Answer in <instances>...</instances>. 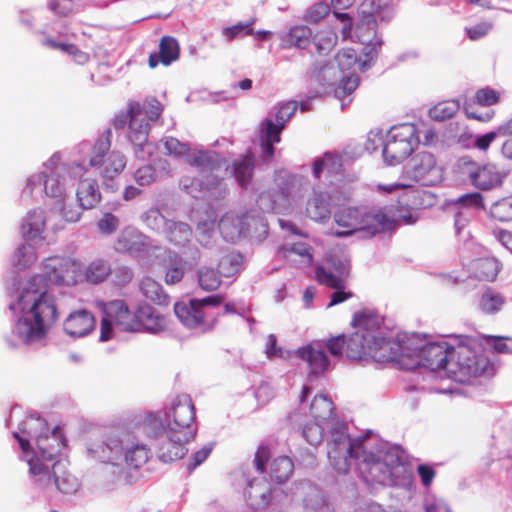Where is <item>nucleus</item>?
Masks as SVG:
<instances>
[{
	"label": "nucleus",
	"instance_id": "obj_52",
	"mask_svg": "<svg viewBox=\"0 0 512 512\" xmlns=\"http://www.w3.org/2000/svg\"><path fill=\"white\" fill-rule=\"evenodd\" d=\"M199 286L205 291H214L221 284V273L210 267H201L198 272Z\"/></svg>",
	"mask_w": 512,
	"mask_h": 512
},
{
	"label": "nucleus",
	"instance_id": "obj_46",
	"mask_svg": "<svg viewBox=\"0 0 512 512\" xmlns=\"http://www.w3.org/2000/svg\"><path fill=\"white\" fill-rule=\"evenodd\" d=\"M309 411L314 422L324 423L333 414V404L325 395L319 394L312 400Z\"/></svg>",
	"mask_w": 512,
	"mask_h": 512
},
{
	"label": "nucleus",
	"instance_id": "obj_24",
	"mask_svg": "<svg viewBox=\"0 0 512 512\" xmlns=\"http://www.w3.org/2000/svg\"><path fill=\"white\" fill-rule=\"evenodd\" d=\"M293 497L301 502L306 512H333L331 503L322 492L309 481H303L295 486Z\"/></svg>",
	"mask_w": 512,
	"mask_h": 512
},
{
	"label": "nucleus",
	"instance_id": "obj_58",
	"mask_svg": "<svg viewBox=\"0 0 512 512\" xmlns=\"http://www.w3.org/2000/svg\"><path fill=\"white\" fill-rule=\"evenodd\" d=\"M337 35L332 30L319 31L315 37V46L320 54H324L332 50L337 43Z\"/></svg>",
	"mask_w": 512,
	"mask_h": 512
},
{
	"label": "nucleus",
	"instance_id": "obj_4",
	"mask_svg": "<svg viewBox=\"0 0 512 512\" xmlns=\"http://www.w3.org/2000/svg\"><path fill=\"white\" fill-rule=\"evenodd\" d=\"M13 432L21 449V458L29 466V473L44 485H53L62 491L60 452L64 447V431L60 425L49 429L44 418L31 414Z\"/></svg>",
	"mask_w": 512,
	"mask_h": 512
},
{
	"label": "nucleus",
	"instance_id": "obj_43",
	"mask_svg": "<svg viewBox=\"0 0 512 512\" xmlns=\"http://www.w3.org/2000/svg\"><path fill=\"white\" fill-rule=\"evenodd\" d=\"M142 294L157 305H168L169 296L163 291L160 283L151 277H144L140 284Z\"/></svg>",
	"mask_w": 512,
	"mask_h": 512
},
{
	"label": "nucleus",
	"instance_id": "obj_28",
	"mask_svg": "<svg viewBox=\"0 0 512 512\" xmlns=\"http://www.w3.org/2000/svg\"><path fill=\"white\" fill-rule=\"evenodd\" d=\"M130 113L127 137L132 144L141 147L148 140L150 125L143 117L140 103L130 102Z\"/></svg>",
	"mask_w": 512,
	"mask_h": 512
},
{
	"label": "nucleus",
	"instance_id": "obj_49",
	"mask_svg": "<svg viewBox=\"0 0 512 512\" xmlns=\"http://www.w3.org/2000/svg\"><path fill=\"white\" fill-rule=\"evenodd\" d=\"M86 274V282L97 284L112 274V269L106 260L96 259L86 266Z\"/></svg>",
	"mask_w": 512,
	"mask_h": 512
},
{
	"label": "nucleus",
	"instance_id": "obj_39",
	"mask_svg": "<svg viewBox=\"0 0 512 512\" xmlns=\"http://www.w3.org/2000/svg\"><path fill=\"white\" fill-rule=\"evenodd\" d=\"M185 261L181 256L172 251L166 252L165 266L167 271L165 274V283L167 285H174L179 283L185 274Z\"/></svg>",
	"mask_w": 512,
	"mask_h": 512
},
{
	"label": "nucleus",
	"instance_id": "obj_63",
	"mask_svg": "<svg viewBox=\"0 0 512 512\" xmlns=\"http://www.w3.org/2000/svg\"><path fill=\"white\" fill-rule=\"evenodd\" d=\"M302 433L309 444L316 446L322 441L323 438V423H307L305 424Z\"/></svg>",
	"mask_w": 512,
	"mask_h": 512
},
{
	"label": "nucleus",
	"instance_id": "obj_5",
	"mask_svg": "<svg viewBox=\"0 0 512 512\" xmlns=\"http://www.w3.org/2000/svg\"><path fill=\"white\" fill-rule=\"evenodd\" d=\"M194 420V405L187 394L177 396L165 410L164 417L153 413L147 415L146 424L160 442L159 456L164 462L181 459L186 454L185 443L196 434Z\"/></svg>",
	"mask_w": 512,
	"mask_h": 512
},
{
	"label": "nucleus",
	"instance_id": "obj_27",
	"mask_svg": "<svg viewBox=\"0 0 512 512\" xmlns=\"http://www.w3.org/2000/svg\"><path fill=\"white\" fill-rule=\"evenodd\" d=\"M149 246V238L134 227L124 228L114 243V248L117 252L128 253L133 256L140 255Z\"/></svg>",
	"mask_w": 512,
	"mask_h": 512
},
{
	"label": "nucleus",
	"instance_id": "obj_57",
	"mask_svg": "<svg viewBox=\"0 0 512 512\" xmlns=\"http://www.w3.org/2000/svg\"><path fill=\"white\" fill-rule=\"evenodd\" d=\"M242 256L231 252L223 256L219 262L220 273L224 277H231L239 271Z\"/></svg>",
	"mask_w": 512,
	"mask_h": 512
},
{
	"label": "nucleus",
	"instance_id": "obj_7",
	"mask_svg": "<svg viewBox=\"0 0 512 512\" xmlns=\"http://www.w3.org/2000/svg\"><path fill=\"white\" fill-rule=\"evenodd\" d=\"M334 222L342 228L334 234L337 237L356 235L358 238H372L378 233L391 231L400 224H412L415 219L392 207L384 209L367 207L340 208L334 213Z\"/></svg>",
	"mask_w": 512,
	"mask_h": 512
},
{
	"label": "nucleus",
	"instance_id": "obj_26",
	"mask_svg": "<svg viewBox=\"0 0 512 512\" xmlns=\"http://www.w3.org/2000/svg\"><path fill=\"white\" fill-rule=\"evenodd\" d=\"M258 222L265 227L262 221H258L250 214L228 212L219 222V231L227 241L234 242L250 230L252 223L256 225Z\"/></svg>",
	"mask_w": 512,
	"mask_h": 512
},
{
	"label": "nucleus",
	"instance_id": "obj_18",
	"mask_svg": "<svg viewBox=\"0 0 512 512\" xmlns=\"http://www.w3.org/2000/svg\"><path fill=\"white\" fill-rule=\"evenodd\" d=\"M346 339L338 336L330 339L327 343L313 342L294 351L298 357L307 362L311 372L314 374L323 373L329 366V360L325 354L327 349L333 356L342 354Z\"/></svg>",
	"mask_w": 512,
	"mask_h": 512
},
{
	"label": "nucleus",
	"instance_id": "obj_64",
	"mask_svg": "<svg viewBox=\"0 0 512 512\" xmlns=\"http://www.w3.org/2000/svg\"><path fill=\"white\" fill-rule=\"evenodd\" d=\"M474 98L481 106H492L500 101V93L490 87H484L476 91Z\"/></svg>",
	"mask_w": 512,
	"mask_h": 512
},
{
	"label": "nucleus",
	"instance_id": "obj_17",
	"mask_svg": "<svg viewBox=\"0 0 512 512\" xmlns=\"http://www.w3.org/2000/svg\"><path fill=\"white\" fill-rule=\"evenodd\" d=\"M353 325L356 331L346 340V356L350 359L369 357V345H371L369 334L379 329L380 320L377 316L356 314Z\"/></svg>",
	"mask_w": 512,
	"mask_h": 512
},
{
	"label": "nucleus",
	"instance_id": "obj_37",
	"mask_svg": "<svg viewBox=\"0 0 512 512\" xmlns=\"http://www.w3.org/2000/svg\"><path fill=\"white\" fill-rule=\"evenodd\" d=\"M139 319L140 329L143 328L151 333L161 332L167 327L165 317L149 305L139 307Z\"/></svg>",
	"mask_w": 512,
	"mask_h": 512
},
{
	"label": "nucleus",
	"instance_id": "obj_6",
	"mask_svg": "<svg viewBox=\"0 0 512 512\" xmlns=\"http://www.w3.org/2000/svg\"><path fill=\"white\" fill-rule=\"evenodd\" d=\"M365 61L363 53L358 56L352 48L340 50L335 56V63H329L321 66L311 85L313 86L314 96H324L331 92L341 101V108L344 109L352 101L351 95L359 85V77L356 70L365 72L372 65L369 62L367 66L362 65Z\"/></svg>",
	"mask_w": 512,
	"mask_h": 512
},
{
	"label": "nucleus",
	"instance_id": "obj_35",
	"mask_svg": "<svg viewBox=\"0 0 512 512\" xmlns=\"http://www.w3.org/2000/svg\"><path fill=\"white\" fill-rule=\"evenodd\" d=\"M179 57L178 42L172 37H163L159 45V54L149 57V66L155 68L159 62L168 66Z\"/></svg>",
	"mask_w": 512,
	"mask_h": 512
},
{
	"label": "nucleus",
	"instance_id": "obj_21",
	"mask_svg": "<svg viewBox=\"0 0 512 512\" xmlns=\"http://www.w3.org/2000/svg\"><path fill=\"white\" fill-rule=\"evenodd\" d=\"M126 442L127 440H124L118 434H110L106 435L101 442L89 445L87 451L92 458L116 467L118 469L117 473L121 477Z\"/></svg>",
	"mask_w": 512,
	"mask_h": 512
},
{
	"label": "nucleus",
	"instance_id": "obj_33",
	"mask_svg": "<svg viewBox=\"0 0 512 512\" xmlns=\"http://www.w3.org/2000/svg\"><path fill=\"white\" fill-rule=\"evenodd\" d=\"M93 315L86 310H79L71 313L66 318V333L73 337H83L94 327Z\"/></svg>",
	"mask_w": 512,
	"mask_h": 512
},
{
	"label": "nucleus",
	"instance_id": "obj_10",
	"mask_svg": "<svg viewBox=\"0 0 512 512\" xmlns=\"http://www.w3.org/2000/svg\"><path fill=\"white\" fill-rule=\"evenodd\" d=\"M303 190L300 178L281 172L274 187L259 195L258 207L264 212L288 213L299 205Z\"/></svg>",
	"mask_w": 512,
	"mask_h": 512
},
{
	"label": "nucleus",
	"instance_id": "obj_14",
	"mask_svg": "<svg viewBox=\"0 0 512 512\" xmlns=\"http://www.w3.org/2000/svg\"><path fill=\"white\" fill-rule=\"evenodd\" d=\"M459 172L462 179L479 190H491L503 183L505 173L494 164H480L470 158L463 157L459 161Z\"/></svg>",
	"mask_w": 512,
	"mask_h": 512
},
{
	"label": "nucleus",
	"instance_id": "obj_50",
	"mask_svg": "<svg viewBox=\"0 0 512 512\" xmlns=\"http://www.w3.org/2000/svg\"><path fill=\"white\" fill-rule=\"evenodd\" d=\"M505 304V298L498 292L488 289L479 301V307L486 314H494L499 312Z\"/></svg>",
	"mask_w": 512,
	"mask_h": 512
},
{
	"label": "nucleus",
	"instance_id": "obj_40",
	"mask_svg": "<svg viewBox=\"0 0 512 512\" xmlns=\"http://www.w3.org/2000/svg\"><path fill=\"white\" fill-rule=\"evenodd\" d=\"M164 234L172 244L184 246L192 238V229L187 223L169 220L165 225Z\"/></svg>",
	"mask_w": 512,
	"mask_h": 512
},
{
	"label": "nucleus",
	"instance_id": "obj_47",
	"mask_svg": "<svg viewBox=\"0 0 512 512\" xmlns=\"http://www.w3.org/2000/svg\"><path fill=\"white\" fill-rule=\"evenodd\" d=\"M219 163H220V165L216 166V169L213 171H211L209 169L206 171H202V173H207V172L210 173L209 177L211 179L209 180L208 183L203 184L201 181L194 178V183L191 186V190H193L194 192H186V193L191 195L194 198H199V197H201L204 190H210V189L216 187L219 184V179L221 177L220 176L221 169L224 168L225 170H227V167H228L225 160H222L219 158ZM199 171L201 172V170H199Z\"/></svg>",
	"mask_w": 512,
	"mask_h": 512
},
{
	"label": "nucleus",
	"instance_id": "obj_31",
	"mask_svg": "<svg viewBox=\"0 0 512 512\" xmlns=\"http://www.w3.org/2000/svg\"><path fill=\"white\" fill-rule=\"evenodd\" d=\"M245 494L249 505L255 509L266 507L273 497L271 484L264 477L250 481Z\"/></svg>",
	"mask_w": 512,
	"mask_h": 512
},
{
	"label": "nucleus",
	"instance_id": "obj_25",
	"mask_svg": "<svg viewBox=\"0 0 512 512\" xmlns=\"http://www.w3.org/2000/svg\"><path fill=\"white\" fill-rule=\"evenodd\" d=\"M410 174L426 186L434 185L442 179L441 169L429 152H420L412 159Z\"/></svg>",
	"mask_w": 512,
	"mask_h": 512
},
{
	"label": "nucleus",
	"instance_id": "obj_19",
	"mask_svg": "<svg viewBox=\"0 0 512 512\" xmlns=\"http://www.w3.org/2000/svg\"><path fill=\"white\" fill-rule=\"evenodd\" d=\"M362 20L357 24L356 37L357 40L363 45L362 53L365 56V61L362 65L367 66L369 62H374L377 55V49L381 46L382 41L377 35L376 23L378 21H387L391 18L392 14L390 9H385L373 16L361 15Z\"/></svg>",
	"mask_w": 512,
	"mask_h": 512
},
{
	"label": "nucleus",
	"instance_id": "obj_32",
	"mask_svg": "<svg viewBox=\"0 0 512 512\" xmlns=\"http://www.w3.org/2000/svg\"><path fill=\"white\" fill-rule=\"evenodd\" d=\"M330 197L328 192L314 188L307 199L306 215L314 221H323L330 216Z\"/></svg>",
	"mask_w": 512,
	"mask_h": 512
},
{
	"label": "nucleus",
	"instance_id": "obj_16",
	"mask_svg": "<svg viewBox=\"0 0 512 512\" xmlns=\"http://www.w3.org/2000/svg\"><path fill=\"white\" fill-rule=\"evenodd\" d=\"M298 108L296 101L282 103L275 113L276 123L272 119H265L259 127L261 148L264 157L271 159L274 154L273 145L280 142V134L285 123L294 115Z\"/></svg>",
	"mask_w": 512,
	"mask_h": 512
},
{
	"label": "nucleus",
	"instance_id": "obj_12",
	"mask_svg": "<svg viewBox=\"0 0 512 512\" xmlns=\"http://www.w3.org/2000/svg\"><path fill=\"white\" fill-rule=\"evenodd\" d=\"M419 142L417 129L410 123L392 127L383 142V158L388 165H397L405 160Z\"/></svg>",
	"mask_w": 512,
	"mask_h": 512
},
{
	"label": "nucleus",
	"instance_id": "obj_23",
	"mask_svg": "<svg viewBox=\"0 0 512 512\" xmlns=\"http://www.w3.org/2000/svg\"><path fill=\"white\" fill-rule=\"evenodd\" d=\"M348 272V259L344 255L330 254L325 264L316 269V279L320 284L330 288H345Z\"/></svg>",
	"mask_w": 512,
	"mask_h": 512
},
{
	"label": "nucleus",
	"instance_id": "obj_3",
	"mask_svg": "<svg viewBox=\"0 0 512 512\" xmlns=\"http://www.w3.org/2000/svg\"><path fill=\"white\" fill-rule=\"evenodd\" d=\"M402 363L404 369L424 366L432 371L444 369L448 377L465 383L481 375H492L493 366L488 358L477 354L469 345L451 346L447 341L428 342L418 335L409 336Z\"/></svg>",
	"mask_w": 512,
	"mask_h": 512
},
{
	"label": "nucleus",
	"instance_id": "obj_42",
	"mask_svg": "<svg viewBox=\"0 0 512 512\" xmlns=\"http://www.w3.org/2000/svg\"><path fill=\"white\" fill-rule=\"evenodd\" d=\"M254 171V159L251 155H243L235 160L232 166V173L237 182L243 188H246L252 179Z\"/></svg>",
	"mask_w": 512,
	"mask_h": 512
},
{
	"label": "nucleus",
	"instance_id": "obj_15",
	"mask_svg": "<svg viewBox=\"0 0 512 512\" xmlns=\"http://www.w3.org/2000/svg\"><path fill=\"white\" fill-rule=\"evenodd\" d=\"M166 153L176 159L183 160L198 170H215L219 166V155L213 151L192 149L187 143H183L174 137H164L161 140Z\"/></svg>",
	"mask_w": 512,
	"mask_h": 512
},
{
	"label": "nucleus",
	"instance_id": "obj_13",
	"mask_svg": "<svg viewBox=\"0 0 512 512\" xmlns=\"http://www.w3.org/2000/svg\"><path fill=\"white\" fill-rule=\"evenodd\" d=\"M86 170L84 162H79L70 168V176L80 178L76 190L79 206L73 210L66 211V222H77L81 218L84 209L96 207L102 199L97 181L93 178L83 177Z\"/></svg>",
	"mask_w": 512,
	"mask_h": 512
},
{
	"label": "nucleus",
	"instance_id": "obj_59",
	"mask_svg": "<svg viewBox=\"0 0 512 512\" xmlns=\"http://www.w3.org/2000/svg\"><path fill=\"white\" fill-rule=\"evenodd\" d=\"M141 220L145 226L152 230L164 232L165 225L169 220H166L160 211L156 208H151L141 215Z\"/></svg>",
	"mask_w": 512,
	"mask_h": 512
},
{
	"label": "nucleus",
	"instance_id": "obj_11",
	"mask_svg": "<svg viewBox=\"0 0 512 512\" xmlns=\"http://www.w3.org/2000/svg\"><path fill=\"white\" fill-rule=\"evenodd\" d=\"M103 318L100 328V341L105 342L113 338V325L121 331H140L139 309L132 312L123 300H114L101 303Z\"/></svg>",
	"mask_w": 512,
	"mask_h": 512
},
{
	"label": "nucleus",
	"instance_id": "obj_30",
	"mask_svg": "<svg viewBox=\"0 0 512 512\" xmlns=\"http://www.w3.org/2000/svg\"><path fill=\"white\" fill-rule=\"evenodd\" d=\"M45 225L44 211L41 209L30 210L21 224V234L24 241L41 244L44 240Z\"/></svg>",
	"mask_w": 512,
	"mask_h": 512
},
{
	"label": "nucleus",
	"instance_id": "obj_8",
	"mask_svg": "<svg viewBox=\"0 0 512 512\" xmlns=\"http://www.w3.org/2000/svg\"><path fill=\"white\" fill-rule=\"evenodd\" d=\"M111 138V129H106L97 138L93 147L88 142H81L74 149L80 156H89V166L97 168L103 185L107 189L114 191L117 189L114 179L126 167V157L119 151L109 152Z\"/></svg>",
	"mask_w": 512,
	"mask_h": 512
},
{
	"label": "nucleus",
	"instance_id": "obj_36",
	"mask_svg": "<svg viewBox=\"0 0 512 512\" xmlns=\"http://www.w3.org/2000/svg\"><path fill=\"white\" fill-rule=\"evenodd\" d=\"M150 458L149 448L142 443H129L125 444V455L123 460V471L125 468L138 469L143 466Z\"/></svg>",
	"mask_w": 512,
	"mask_h": 512
},
{
	"label": "nucleus",
	"instance_id": "obj_55",
	"mask_svg": "<svg viewBox=\"0 0 512 512\" xmlns=\"http://www.w3.org/2000/svg\"><path fill=\"white\" fill-rule=\"evenodd\" d=\"M490 215L499 221H512V196L494 202L490 208Z\"/></svg>",
	"mask_w": 512,
	"mask_h": 512
},
{
	"label": "nucleus",
	"instance_id": "obj_41",
	"mask_svg": "<svg viewBox=\"0 0 512 512\" xmlns=\"http://www.w3.org/2000/svg\"><path fill=\"white\" fill-rule=\"evenodd\" d=\"M341 170V158L331 152L325 153L322 158L315 160L313 164V174L316 178H319L323 171H326L332 177L339 175Z\"/></svg>",
	"mask_w": 512,
	"mask_h": 512
},
{
	"label": "nucleus",
	"instance_id": "obj_60",
	"mask_svg": "<svg viewBox=\"0 0 512 512\" xmlns=\"http://www.w3.org/2000/svg\"><path fill=\"white\" fill-rule=\"evenodd\" d=\"M254 22L255 18H252L247 22H239L231 27H226L222 30V35L228 42L241 36L242 34L251 35L254 33L252 29Z\"/></svg>",
	"mask_w": 512,
	"mask_h": 512
},
{
	"label": "nucleus",
	"instance_id": "obj_44",
	"mask_svg": "<svg viewBox=\"0 0 512 512\" xmlns=\"http://www.w3.org/2000/svg\"><path fill=\"white\" fill-rule=\"evenodd\" d=\"M215 222L214 216L207 215L205 219H201L197 223V240L203 247L212 248L216 242Z\"/></svg>",
	"mask_w": 512,
	"mask_h": 512
},
{
	"label": "nucleus",
	"instance_id": "obj_54",
	"mask_svg": "<svg viewBox=\"0 0 512 512\" xmlns=\"http://www.w3.org/2000/svg\"><path fill=\"white\" fill-rule=\"evenodd\" d=\"M57 29L56 35H52L50 28L42 31V39L40 41L41 45L52 50H60L64 52V36L62 35V30L64 29V23L60 20L56 23Z\"/></svg>",
	"mask_w": 512,
	"mask_h": 512
},
{
	"label": "nucleus",
	"instance_id": "obj_2",
	"mask_svg": "<svg viewBox=\"0 0 512 512\" xmlns=\"http://www.w3.org/2000/svg\"><path fill=\"white\" fill-rule=\"evenodd\" d=\"M327 455L339 474H346L357 461L360 474L367 483L409 487L411 470L401 460L398 450L385 444L374 446L367 438L352 440L343 424H335L327 440Z\"/></svg>",
	"mask_w": 512,
	"mask_h": 512
},
{
	"label": "nucleus",
	"instance_id": "obj_51",
	"mask_svg": "<svg viewBox=\"0 0 512 512\" xmlns=\"http://www.w3.org/2000/svg\"><path fill=\"white\" fill-rule=\"evenodd\" d=\"M86 266L77 259H66V285H75L86 281Z\"/></svg>",
	"mask_w": 512,
	"mask_h": 512
},
{
	"label": "nucleus",
	"instance_id": "obj_9",
	"mask_svg": "<svg viewBox=\"0 0 512 512\" xmlns=\"http://www.w3.org/2000/svg\"><path fill=\"white\" fill-rule=\"evenodd\" d=\"M35 190L44 192L56 204L60 214L64 212V161L62 152H55L44 163V171L29 176L22 190V199L31 198Z\"/></svg>",
	"mask_w": 512,
	"mask_h": 512
},
{
	"label": "nucleus",
	"instance_id": "obj_56",
	"mask_svg": "<svg viewBox=\"0 0 512 512\" xmlns=\"http://www.w3.org/2000/svg\"><path fill=\"white\" fill-rule=\"evenodd\" d=\"M355 0H331V5L334 8V15L342 22L344 23V26L342 28V35L344 38H347L351 34V28H352V20L347 13H339L337 10L346 9L350 7Z\"/></svg>",
	"mask_w": 512,
	"mask_h": 512
},
{
	"label": "nucleus",
	"instance_id": "obj_45",
	"mask_svg": "<svg viewBox=\"0 0 512 512\" xmlns=\"http://www.w3.org/2000/svg\"><path fill=\"white\" fill-rule=\"evenodd\" d=\"M312 30L303 24L292 26L283 41L290 47L305 49L311 41Z\"/></svg>",
	"mask_w": 512,
	"mask_h": 512
},
{
	"label": "nucleus",
	"instance_id": "obj_22",
	"mask_svg": "<svg viewBox=\"0 0 512 512\" xmlns=\"http://www.w3.org/2000/svg\"><path fill=\"white\" fill-rule=\"evenodd\" d=\"M379 329L369 334L371 337V345H369V357L377 362H394L404 369L402 359L405 354V346L408 345V336L398 338L396 340H386L379 337Z\"/></svg>",
	"mask_w": 512,
	"mask_h": 512
},
{
	"label": "nucleus",
	"instance_id": "obj_38",
	"mask_svg": "<svg viewBox=\"0 0 512 512\" xmlns=\"http://www.w3.org/2000/svg\"><path fill=\"white\" fill-rule=\"evenodd\" d=\"M38 244L33 242L24 241L21 243L11 256V264L20 269L24 270L31 267L37 261V248Z\"/></svg>",
	"mask_w": 512,
	"mask_h": 512
},
{
	"label": "nucleus",
	"instance_id": "obj_20",
	"mask_svg": "<svg viewBox=\"0 0 512 512\" xmlns=\"http://www.w3.org/2000/svg\"><path fill=\"white\" fill-rule=\"evenodd\" d=\"M221 302L222 298L216 295L203 299H191L188 303L177 302L174 305V313L185 327L206 331L210 326L206 322L204 308L208 305L217 306Z\"/></svg>",
	"mask_w": 512,
	"mask_h": 512
},
{
	"label": "nucleus",
	"instance_id": "obj_61",
	"mask_svg": "<svg viewBox=\"0 0 512 512\" xmlns=\"http://www.w3.org/2000/svg\"><path fill=\"white\" fill-rule=\"evenodd\" d=\"M424 512H453L449 503L442 497L426 494L423 500Z\"/></svg>",
	"mask_w": 512,
	"mask_h": 512
},
{
	"label": "nucleus",
	"instance_id": "obj_29",
	"mask_svg": "<svg viewBox=\"0 0 512 512\" xmlns=\"http://www.w3.org/2000/svg\"><path fill=\"white\" fill-rule=\"evenodd\" d=\"M278 255L288 261L291 265L301 268L310 266L313 261L311 247L307 243L301 241H286L285 244L278 249Z\"/></svg>",
	"mask_w": 512,
	"mask_h": 512
},
{
	"label": "nucleus",
	"instance_id": "obj_53",
	"mask_svg": "<svg viewBox=\"0 0 512 512\" xmlns=\"http://www.w3.org/2000/svg\"><path fill=\"white\" fill-rule=\"evenodd\" d=\"M459 108V102L456 100L443 101L431 108L429 115L433 120L444 121L453 117Z\"/></svg>",
	"mask_w": 512,
	"mask_h": 512
},
{
	"label": "nucleus",
	"instance_id": "obj_48",
	"mask_svg": "<svg viewBox=\"0 0 512 512\" xmlns=\"http://www.w3.org/2000/svg\"><path fill=\"white\" fill-rule=\"evenodd\" d=\"M294 464L287 456L276 457L270 465L271 477L279 482H285L293 473Z\"/></svg>",
	"mask_w": 512,
	"mask_h": 512
},
{
	"label": "nucleus",
	"instance_id": "obj_1",
	"mask_svg": "<svg viewBox=\"0 0 512 512\" xmlns=\"http://www.w3.org/2000/svg\"><path fill=\"white\" fill-rule=\"evenodd\" d=\"M41 274L34 275L21 284L14 274L7 287L8 308L16 320L11 335L6 338L12 348L24 344L41 346L45 344L48 332L58 318L55 299L47 292L48 283L64 282V258L59 255L45 258L41 263Z\"/></svg>",
	"mask_w": 512,
	"mask_h": 512
},
{
	"label": "nucleus",
	"instance_id": "obj_34",
	"mask_svg": "<svg viewBox=\"0 0 512 512\" xmlns=\"http://www.w3.org/2000/svg\"><path fill=\"white\" fill-rule=\"evenodd\" d=\"M469 271L479 280L494 281L500 271V264L494 257H481L471 261Z\"/></svg>",
	"mask_w": 512,
	"mask_h": 512
},
{
	"label": "nucleus",
	"instance_id": "obj_62",
	"mask_svg": "<svg viewBox=\"0 0 512 512\" xmlns=\"http://www.w3.org/2000/svg\"><path fill=\"white\" fill-rule=\"evenodd\" d=\"M330 12V6L326 2H318L309 7L304 15L303 20L308 23L316 24L325 18Z\"/></svg>",
	"mask_w": 512,
	"mask_h": 512
}]
</instances>
